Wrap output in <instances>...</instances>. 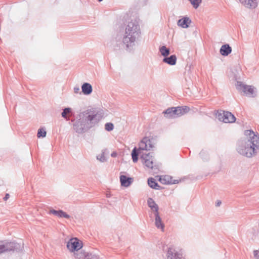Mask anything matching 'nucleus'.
I'll return each mask as SVG.
<instances>
[{"label": "nucleus", "instance_id": "nucleus-8", "mask_svg": "<svg viewBox=\"0 0 259 259\" xmlns=\"http://www.w3.org/2000/svg\"><path fill=\"white\" fill-rule=\"evenodd\" d=\"M151 154V153H142L140 158L145 166L152 169L153 168V157Z\"/></svg>", "mask_w": 259, "mask_h": 259}, {"label": "nucleus", "instance_id": "nucleus-39", "mask_svg": "<svg viewBox=\"0 0 259 259\" xmlns=\"http://www.w3.org/2000/svg\"><path fill=\"white\" fill-rule=\"evenodd\" d=\"M9 196H9V194H6L4 198V200H7V199H8L9 198Z\"/></svg>", "mask_w": 259, "mask_h": 259}, {"label": "nucleus", "instance_id": "nucleus-32", "mask_svg": "<svg viewBox=\"0 0 259 259\" xmlns=\"http://www.w3.org/2000/svg\"><path fill=\"white\" fill-rule=\"evenodd\" d=\"M105 128L107 131L110 132L114 128V124L111 122H107L105 125Z\"/></svg>", "mask_w": 259, "mask_h": 259}, {"label": "nucleus", "instance_id": "nucleus-13", "mask_svg": "<svg viewBox=\"0 0 259 259\" xmlns=\"http://www.w3.org/2000/svg\"><path fill=\"white\" fill-rule=\"evenodd\" d=\"M190 110V108L189 107L187 106H178L176 107H174L175 113L176 115V117L182 116L187 112H188Z\"/></svg>", "mask_w": 259, "mask_h": 259}, {"label": "nucleus", "instance_id": "nucleus-38", "mask_svg": "<svg viewBox=\"0 0 259 259\" xmlns=\"http://www.w3.org/2000/svg\"><path fill=\"white\" fill-rule=\"evenodd\" d=\"M222 204V202L220 200H217V201L215 203V206L219 207Z\"/></svg>", "mask_w": 259, "mask_h": 259}, {"label": "nucleus", "instance_id": "nucleus-12", "mask_svg": "<svg viewBox=\"0 0 259 259\" xmlns=\"http://www.w3.org/2000/svg\"><path fill=\"white\" fill-rule=\"evenodd\" d=\"M112 45L113 49L115 51H119L123 49H125L126 50V45L123 42V37L122 38V40H118L117 38L115 40L112 42Z\"/></svg>", "mask_w": 259, "mask_h": 259}, {"label": "nucleus", "instance_id": "nucleus-37", "mask_svg": "<svg viewBox=\"0 0 259 259\" xmlns=\"http://www.w3.org/2000/svg\"><path fill=\"white\" fill-rule=\"evenodd\" d=\"M179 183V181L177 180H172V178H171V179L170 181V184H178Z\"/></svg>", "mask_w": 259, "mask_h": 259}, {"label": "nucleus", "instance_id": "nucleus-9", "mask_svg": "<svg viewBox=\"0 0 259 259\" xmlns=\"http://www.w3.org/2000/svg\"><path fill=\"white\" fill-rule=\"evenodd\" d=\"M74 255L76 259H99L98 255L92 253L87 252L84 251H76L74 252Z\"/></svg>", "mask_w": 259, "mask_h": 259}, {"label": "nucleus", "instance_id": "nucleus-41", "mask_svg": "<svg viewBox=\"0 0 259 259\" xmlns=\"http://www.w3.org/2000/svg\"><path fill=\"white\" fill-rule=\"evenodd\" d=\"M99 2L103 1V0H98Z\"/></svg>", "mask_w": 259, "mask_h": 259}, {"label": "nucleus", "instance_id": "nucleus-27", "mask_svg": "<svg viewBox=\"0 0 259 259\" xmlns=\"http://www.w3.org/2000/svg\"><path fill=\"white\" fill-rule=\"evenodd\" d=\"M159 52L162 56L164 57L168 56L170 54L169 49L166 48L165 46H163L159 48Z\"/></svg>", "mask_w": 259, "mask_h": 259}, {"label": "nucleus", "instance_id": "nucleus-10", "mask_svg": "<svg viewBox=\"0 0 259 259\" xmlns=\"http://www.w3.org/2000/svg\"><path fill=\"white\" fill-rule=\"evenodd\" d=\"M167 259H182V254L172 247H169L166 253Z\"/></svg>", "mask_w": 259, "mask_h": 259}, {"label": "nucleus", "instance_id": "nucleus-42", "mask_svg": "<svg viewBox=\"0 0 259 259\" xmlns=\"http://www.w3.org/2000/svg\"><path fill=\"white\" fill-rule=\"evenodd\" d=\"M107 197H109V195L107 194Z\"/></svg>", "mask_w": 259, "mask_h": 259}, {"label": "nucleus", "instance_id": "nucleus-23", "mask_svg": "<svg viewBox=\"0 0 259 259\" xmlns=\"http://www.w3.org/2000/svg\"><path fill=\"white\" fill-rule=\"evenodd\" d=\"M244 135L247 137L246 138L244 139H242L241 140H255V137H259L255 134V133L252 130H246L244 132Z\"/></svg>", "mask_w": 259, "mask_h": 259}, {"label": "nucleus", "instance_id": "nucleus-11", "mask_svg": "<svg viewBox=\"0 0 259 259\" xmlns=\"http://www.w3.org/2000/svg\"><path fill=\"white\" fill-rule=\"evenodd\" d=\"M152 147L150 144V141L147 137L144 138L139 144V148L140 151L141 150H150Z\"/></svg>", "mask_w": 259, "mask_h": 259}, {"label": "nucleus", "instance_id": "nucleus-4", "mask_svg": "<svg viewBox=\"0 0 259 259\" xmlns=\"http://www.w3.org/2000/svg\"><path fill=\"white\" fill-rule=\"evenodd\" d=\"M23 246L16 242L0 241V254L7 252L22 251Z\"/></svg>", "mask_w": 259, "mask_h": 259}, {"label": "nucleus", "instance_id": "nucleus-17", "mask_svg": "<svg viewBox=\"0 0 259 259\" xmlns=\"http://www.w3.org/2000/svg\"><path fill=\"white\" fill-rule=\"evenodd\" d=\"M191 23V20L187 17H184L178 20L177 24L183 28H187Z\"/></svg>", "mask_w": 259, "mask_h": 259}, {"label": "nucleus", "instance_id": "nucleus-28", "mask_svg": "<svg viewBox=\"0 0 259 259\" xmlns=\"http://www.w3.org/2000/svg\"><path fill=\"white\" fill-rule=\"evenodd\" d=\"M171 179V177H169L168 176H164L163 177H160L159 181L163 184H170Z\"/></svg>", "mask_w": 259, "mask_h": 259}, {"label": "nucleus", "instance_id": "nucleus-24", "mask_svg": "<svg viewBox=\"0 0 259 259\" xmlns=\"http://www.w3.org/2000/svg\"><path fill=\"white\" fill-rule=\"evenodd\" d=\"M148 184L149 186L155 190H160L161 187L156 182V180L153 178H150L148 179Z\"/></svg>", "mask_w": 259, "mask_h": 259}, {"label": "nucleus", "instance_id": "nucleus-35", "mask_svg": "<svg viewBox=\"0 0 259 259\" xmlns=\"http://www.w3.org/2000/svg\"><path fill=\"white\" fill-rule=\"evenodd\" d=\"M73 90H74V92L75 94H81L82 92H80V88H79V87L78 85H76V86L74 87V88H73Z\"/></svg>", "mask_w": 259, "mask_h": 259}, {"label": "nucleus", "instance_id": "nucleus-2", "mask_svg": "<svg viewBox=\"0 0 259 259\" xmlns=\"http://www.w3.org/2000/svg\"><path fill=\"white\" fill-rule=\"evenodd\" d=\"M141 31L139 23L137 21L128 22L125 26L123 42L126 45V51L131 52L134 49L136 42L141 35Z\"/></svg>", "mask_w": 259, "mask_h": 259}, {"label": "nucleus", "instance_id": "nucleus-26", "mask_svg": "<svg viewBox=\"0 0 259 259\" xmlns=\"http://www.w3.org/2000/svg\"><path fill=\"white\" fill-rule=\"evenodd\" d=\"M140 153V151L137 148V147H135L132 152V158L134 162H136L138 160V156L139 154Z\"/></svg>", "mask_w": 259, "mask_h": 259}, {"label": "nucleus", "instance_id": "nucleus-29", "mask_svg": "<svg viewBox=\"0 0 259 259\" xmlns=\"http://www.w3.org/2000/svg\"><path fill=\"white\" fill-rule=\"evenodd\" d=\"M46 134H47V133H46L45 129H44L43 128H41L38 130L37 136L39 138H44L46 136Z\"/></svg>", "mask_w": 259, "mask_h": 259}, {"label": "nucleus", "instance_id": "nucleus-33", "mask_svg": "<svg viewBox=\"0 0 259 259\" xmlns=\"http://www.w3.org/2000/svg\"><path fill=\"white\" fill-rule=\"evenodd\" d=\"M199 155L201 156V157L202 158V159H203V160H208V153L206 151H205L204 150H202L200 152Z\"/></svg>", "mask_w": 259, "mask_h": 259}, {"label": "nucleus", "instance_id": "nucleus-18", "mask_svg": "<svg viewBox=\"0 0 259 259\" xmlns=\"http://www.w3.org/2000/svg\"><path fill=\"white\" fill-rule=\"evenodd\" d=\"M49 213L56 215L59 218H64L66 219H69L70 218V216L69 214H67L62 210H57L54 209H50Z\"/></svg>", "mask_w": 259, "mask_h": 259}, {"label": "nucleus", "instance_id": "nucleus-16", "mask_svg": "<svg viewBox=\"0 0 259 259\" xmlns=\"http://www.w3.org/2000/svg\"><path fill=\"white\" fill-rule=\"evenodd\" d=\"M121 185L123 187H128L133 182V179L124 175L120 176Z\"/></svg>", "mask_w": 259, "mask_h": 259}, {"label": "nucleus", "instance_id": "nucleus-1", "mask_svg": "<svg viewBox=\"0 0 259 259\" xmlns=\"http://www.w3.org/2000/svg\"><path fill=\"white\" fill-rule=\"evenodd\" d=\"M102 118L95 108L85 110L78 115V119L73 124V129L78 134H83L94 127Z\"/></svg>", "mask_w": 259, "mask_h": 259}, {"label": "nucleus", "instance_id": "nucleus-31", "mask_svg": "<svg viewBox=\"0 0 259 259\" xmlns=\"http://www.w3.org/2000/svg\"><path fill=\"white\" fill-rule=\"evenodd\" d=\"M71 112V109L67 107L63 109V112L61 113L62 117L64 118H67V114L70 113Z\"/></svg>", "mask_w": 259, "mask_h": 259}, {"label": "nucleus", "instance_id": "nucleus-6", "mask_svg": "<svg viewBox=\"0 0 259 259\" xmlns=\"http://www.w3.org/2000/svg\"><path fill=\"white\" fill-rule=\"evenodd\" d=\"M67 247L71 252L77 251L82 247V243L77 238H72L67 242Z\"/></svg>", "mask_w": 259, "mask_h": 259}, {"label": "nucleus", "instance_id": "nucleus-36", "mask_svg": "<svg viewBox=\"0 0 259 259\" xmlns=\"http://www.w3.org/2000/svg\"><path fill=\"white\" fill-rule=\"evenodd\" d=\"M254 257L255 259H259V251L255 250L253 251Z\"/></svg>", "mask_w": 259, "mask_h": 259}, {"label": "nucleus", "instance_id": "nucleus-22", "mask_svg": "<svg viewBox=\"0 0 259 259\" xmlns=\"http://www.w3.org/2000/svg\"><path fill=\"white\" fill-rule=\"evenodd\" d=\"M147 204L148 206L153 211V213L158 212L159 207L152 198H149L148 199Z\"/></svg>", "mask_w": 259, "mask_h": 259}, {"label": "nucleus", "instance_id": "nucleus-15", "mask_svg": "<svg viewBox=\"0 0 259 259\" xmlns=\"http://www.w3.org/2000/svg\"><path fill=\"white\" fill-rule=\"evenodd\" d=\"M155 217V225L158 229H161L162 231H164V225L162 222L161 219L159 215V212H154Z\"/></svg>", "mask_w": 259, "mask_h": 259}, {"label": "nucleus", "instance_id": "nucleus-20", "mask_svg": "<svg viewBox=\"0 0 259 259\" xmlns=\"http://www.w3.org/2000/svg\"><path fill=\"white\" fill-rule=\"evenodd\" d=\"M232 52V48L228 44L223 45L220 48V53L224 56H228Z\"/></svg>", "mask_w": 259, "mask_h": 259}, {"label": "nucleus", "instance_id": "nucleus-19", "mask_svg": "<svg viewBox=\"0 0 259 259\" xmlns=\"http://www.w3.org/2000/svg\"><path fill=\"white\" fill-rule=\"evenodd\" d=\"M81 92L85 95H90L93 91L92 85L88 82H85L81 85Z\"/></svg>", "mask_w": 259, "mask_h": 259}, {"label": "nucleus", "instance_id": "nucleus-14", "mask_svg": "<svg viewBox=\"0 0 259 259\" xmlns=\"http://www.w3.org/2000/svg\"><path fill=\"white\" fill-rule=\"evenodd\" d=\"M245 7L249 9H254L257 6V0H239Z\"/></svg>", "mask_w": 259, "mask_h": 259}, {"label": "nucleus", "instance_id": "nucleus-40", "mask_svg": "<svg viewBox=\"0 0 259 259\" xmlns=\"http://www.w3.org/2000/svg\"><path fill=\"white\" fill-rule=\"evenodd\" d=\"M116 155H117V154H116V153H115V152H113V153H111V156L112 157H116Z\"/></svg>", "mask_w": 259, "mask_h": 259}, {"label": "nucleus", "instance_id": "nucleus-7", "mask_svg": "<svg viewBox=\"0 0 259 259\" xmlns=\"http://www.w3.org/2000/svg\"><path fill=\"white\" fill-rule=\"evenodd\" d=\"M218 117L225 123H233L236 120L235 116L229 111H223V113H219Z\"/></svg>", "mask_w": 259, "mask_h": 259}, {"label": "nucleus", "instance_id": "nucleus-30", "mask_svg": "<svg viewBox=\"0 0 259 259\" xmlns=\"http://www.w3.org/2000/svg\"><path fill=\"white\" fill-rule=\"evenodd\" d=\"M193 7L197 9L200 5L202 0H189Z\"/></svg>", "mask_w": 259, "mask_h": 259}, {"label": "nucleus", "instance_id": "nucleus-25", "mask_svg": "<svg viewBox=\"0 0 259 259\" xmlns=\"http://www.w3.org/2000/svg\"><path fill=\"white\" fill-rule=\"evenodd\" d=\"M174 107L168 108L166 110L163 111L164 116L166 118H175L176 115L175 113Z\"/></svg>", "mask_w": 259, "mask_h": 259}, {"label": "nucleus", "instance_id": "nucleus-21", "mask_svg": "<svg viewBox=\"0 0 259 259\" xmlns=\"http://www.w3.org/2000/svg\"><path fill=\"white\" fill-rule=\"evenodd\" d=\"M162 62L170 65H174L176 64L177 57L175 55H172L169 57H164Z\"/></svg>", "mask_w": 259, "mask_h": 259}, {"label": "nucleus", "instance_id": "nucleus-3", "mask_svg": "<svg viewBox=\"0 0 259 259\" xmlns=\"http://www.w3.org/2000/svg\"><path fill=\"white\" fill-rule=\"evenodd\" d=\"M259 150V137H255V140H240L238 142L237 152L241 155L248 158L257 154Z\"/></svg>", "mask_w": 259, "mask_h": 259}, {"label": "nucleus", "instance_id": "nucleus-5", "mask_svg": "<svg viewBox=\"0 0 259 259\" xmlns=\"http://www.w3.org/2000/svg\"><path fill=\"white\" fill-rule=\"evenodd\" d=\"M236 88L238 90L243 92L247 96L249 97H254L253 88L251 85L244 84L241 81H237Z\"/></svg>", "mask_w": 259, "mask_h": 259}, {"label": "nucleus", "instance_id": "nucleus-34", "mask_svg": "<svg viewBox=\"0 0 259 259\" xmlns=\"http://www.w3.org/2000/svg\"><path fill=\"white\" fill-rule=\"evenodd\" d=\"M97 159L100 160L101 162H104L106 160L105 157L104 153L101 154L100 155L97 157Z\"/></svg>", "mask_w": 259, "mask_h": 259}]
</instances>
